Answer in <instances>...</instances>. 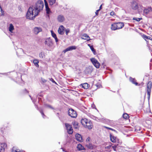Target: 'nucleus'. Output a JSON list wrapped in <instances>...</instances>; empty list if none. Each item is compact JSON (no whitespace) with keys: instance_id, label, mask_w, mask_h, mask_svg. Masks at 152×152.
<instances>
[{"instance_id":"nucleus-6","label":"nucleus","mask_w":152,"mask_h":152,"mask_svg":"<svg viewBox=\"0 0 152 152\" xmlns=\"http://www.w3.org/2000/svg\"><path fill=\"white\" fill-rule=\"evenodd\" d=\"M45 45H47L49 48L52 47L53 45L52 40L50 38L46 39L45 42Z\"/></svg>"},{"instance_id":"nucleus-23","label":"nucleus","mask_w":152,"mask_h":152,"mask_svg":"<svg viewBox=\"0 0 152 152\" xmlns=\"http://www.w3.org/2000/svg\"><path fill=\"white\" fill-rule=\"evenodd\" d=\"M81 38L83 39L87 40L90 39L89 37L86 34H83L81 37Z\"/></svg>"},{"instance_id":"nucleus-36","label":"nucleus","mask_w":152,"mask_h":152,"mask_svg":"<svg viewBox=\"0 0 152 152\" xmlns=\"http://www.w3.org/2000/svg\"><path fill=\"white\" fill-rule=\"evenodd\" d=\"M65 31H66V35H67L68 33L69 32L70 30L69 29H65Z\"/></svg>"},{"instance_id":"nucleus-39","label":"nucleus","mask_w":152,"mask_h":152,"mask_svg":"<svg viewBox=\"0 0 152 152\" xmlns=\"http://www.w3.org/2000/svg\"><path fill=\"white\" fill-rule=\"evenodd\" d=\"M40 112L41 113V114H42V115L43 118H44V116H45V115H44V113H43V111L42 110H40Z\"/></svg>"},{"instance_id":"nucleus-30","label":"nucleus","mask_w":152,"mask_h":152,"mask_svg":"<svg viewBox=\"0 0 152 152\" xmlns=\"http://www.w3.org/2000/svg\"><path fill=\"white\" fill-rule=\"evenodd\" d=\"M49 2L50 5H52L56 2V0H48Z\"/></svg>"},{"instance_id":"nucleus-18","label":"nucleus","mask_w":152,"mask_h":152,"mask_svg":"<svg viewBox=\"0 0 152 152\" xmlns=\"http://www.w3.org/2000/svg\"><path fill=\"white\" fill-rule=\"evenodd\" d=\"M45 3L47 13L49 14L51 12V11L48 7V3L47 1L45 2Z\"/></svg>"},{"instance_id":"nucleus-1","label":"nucleus","mask_w":152,"mask_h":152,"mask_svg":"<svg viewBox=\"0 0 152 152\" xmlns=\"http://www.w3.org/2000/svg\"><path fill=\"white\" fill-rule=\"evenodd\" d=\"M42 1L39 0L34 6L29 7L26 14V18L30 20L34 19L39 13L42 11L44 7Z\"/></svg>"},{"instance_id":"nucleus-9","label":"nucleus","mask_w":152,"mask_h":152,"mask_svg":"<svg viewBox=\"0 0 152 152\" xmlns=\"http://www.w3.org/2000/svg\"><path fill=\"white\" fill-rule=\"evenodd\" d=\"M65 28L62 25H61L58 28V33L61 35H63L64 34V31Z\"/></svg>"},{"instance_id":"nucleus-45","label":"nucleus","mask_w":152,"mask_h":152,"mask_svg":"<svg viewBox=\"0 0 152 152\" xmlns=\"http://www.w3.org/2000/svg\"><path fill=\"white\" fill-rule=\"evenodd\" d=\"M74 124H76V126L75 127V128H77V123H74V124H73V125H74Z\"/></svg>"},{"instance_id":"nucleus-13","label":"nucleus","mask_w":152,"mask_h":152,"mask_svg":"<svg viewBox=\"0 0 152 152\" xmlns=\"http://www.w3.org/2000/svg\"><path fill=\"white\" fill-rule=\"evenodd\" d=\"M143 12L145 14H147L152 12V8L151 7H148L144 9Z\"/></svg>"},{"instance_id":"nucleus-48","label":"nucleus","mask_w":152,"mask_h":152,"mask_svg":"<svg viewBox=\"0 0 152 152\" xmlns=\"http://www.w3.org/2000/svg\"><path fill=\"white\" fill-rule=\"evenodd\" d=\"M15 150H15L14 149V148H13L12 149V152H15Z\"/></svg>"},{"instance_id":"nucleus-25","label":"nucleus","mask_w":152,"mask_h":152,"mask_svg":"<svg viewBox=\"0 0 152 152\" xmlns=\"http://www.w3.org/2000/svg\"><path fill=\"white\" fill-rule=\"evenodd\" d=\"M45 54L44 52H42L39 54V56L41 58L43 59L45 58Z\"/></svg>"},{"instance_id":"nucleus-51","label":"nucleus","mask_w":152,"mask_h":152,"mask_svg":"<svg viewBox=\"0 0 152 152\" xmlns=\"http://www.w3.org/2000/svg\"><path fill=\"white\" fill-rule=\"evenodd\" d=\"M44 1L45 2L47 1L46 0H44Z\"/></svg>"},{"instance_id":"nucleus-33","label":"nucleus","mask_w":152,"mask_h":152,"mask_svg":"<svg viewBox=\"0 0 152 152\" xmlns=\"http://www.w3.org/2000/svg\"><path fill=\"white\" fill-rule=\"evenodd\" d=\"M123 118L126 119H127L129 118V117L128 114L127 113H124L123 115Z\"/></svg>"},{"instance_id":"nucleus-16","label":"nucleus","mask_w":152,"mask_h":152,"mask_svg":"<svg viewBox=\"0 0 152 152\" xmlns=\"http://www.w3.org/2000/svg\"><path fill=\"white\" fill-rule=\"evenodd\" d=\"M57 20L59 22H62L64 21L65 18L63 15H60L58 16Z\"/></svg>"},{"instance_id":"nucleus-26","label":"nucleus","mask_w":152,"mask_h":152,"mask_svg":"<svg viewBox=\"0 0 152 152\" xmlns=\"http://www.w3.org/2000/svg\"><path fill=\"white\" fill-rule=\"evenodd\" d=\"M14 26L12 24H10V26L9 27V30L10 32H12V31L14 30Z\"/></svg>"},{"instance_id":"nucleus-38","label":"nucleus","mask_w":152,"mask_h":152,"mask_svg":"<svg viewBox=\"0 0 152 152\" xmlns=\"http://www.w3.org/2000/svg\"><path fill=\"white\" fill-rule=\"evenodd\" d=\"M110 15H112V16L115 15V13L114 11H112L111 12H110Z\"/></svg>"},{"instance_id":"nucleus-43","label":"nucleus","mask_w":152,"mask_h":152,"mask_svg":"<svg viewBox=\"0 0 152 152\" xmlns=\"http://www.w3.org/2000/svg\"><path fill=\"white\" fill-rule=\"evenodd\" d=\"M41 80H42V81L43 83H45L46 82V80L42 78Z\"/></svg>"},{"instance_id":"nucleus-34","label":"nucleus","mask_w":152,"mask_h":152,"mask_svg":"<svg viewBox=\"0 0 152 152\" xmlns=\"http://www.w3.org/2000/svg\"><path fill=\"white\" fill-rule=\"evenodd\" d=\"M142 19V18H133V20H136L137 21H140V20Z\"/></svg>"},{"instance_id":"nucleus-44","label":"nucleus","mask_w":152,"mask_h":152,"mask_svg":"<svg viewBox=\"0 0 152 152\" xmlns=\"http://www.w3.org/2000/svg\"><path fill=\"white\" fill-rule=\"evenodd\" d=\"M89 140H90V138L89 137H88V138L87 139H86V141L87 142V143H89Z\"/></svg>"},{"instance_id":"nucleus-52","label":"nucleus","mask_w":152,"mask_h":152,"mask_svg":"<svg viewBox=\"0 0 152 152\" xmlns=\"http://www.w3.org/2000/svg\"><path fill=\"white\" fill-rule=\"evenodd\" d=\"M29 96L30 97V98H31V99H32V98H31V96Z\"/></svg>"},{"instance_id":"nucleus-31","label":"nucleus","mask_w":152,"mask_h":152,"mask_svg":"<svg viewBox=\"0 0 152 152\" xmlns=\"http://www.w3.org/2000/svg\"><path fill=\"white\" fill-rule=\"evenodd\" d=\"M143 38L145 39H149L151 40H152L151 38L149 36H147L145 35H143Z\"/></svg>"},{"instance_id":"nucleus-4","label":"nucleus","mask_w":152,"mask_h":152,"mask_svg":"<svg viewBox=\"0 0 152 152\" xmlns=\"http://www.w3.org/2000/svg\"><path fill=\"white\" fill-rule=\"evenodd\" d=\"M152 82L151 81H149L147 85V93L148 95V100L150 98V93L152 88Z\"/></svg>"},{"instance_id":"nucleus-40","label":"nucleus","mask_w":152,"mask_h":152,"mask_svg":"<svg viewBox=\"0 0 152 152\" xmlns=\"http://www.w3.org/2000/svg\"><path fill=\"white\" fill-rule=\"evenodd\" d=\"M111 145H109L107 146V147H105V148L109 149L110 148V147H111Z\"/></svg>"},{"instance_id":"nucleus-32","label":"nucleus","mask_w":152,"mask_h":152,"mask_svg":"<svg viewBox=\"0 0 152 152\" xmlns=\"http://www.w3.org/2000/svg\"><path fill=\"white\" fill-rule=\"evenodd\" d=\"M90 48L92 52H93V53L95 55L96 53V52L95 51V50L93 48V46H90Z\"/></svg>"},{"instance_id":"nucleus-12","label":"nucleus","mask_w":152,"mask_h":152,"mask_svg":"<svg viewBox=\"0 0 152 152\" xmlns=\"http://www.w3.org/2000/svg\"><path fill=\"white\" fill-rule=\"evenodd\" d=\"M6 146L7 145L5 143H0V152H4Z\"/></svg>"},{"instance_id":"nucleus-20","label":"nucleus","mask_w":152,"mask_h":152,"mask_svg":"<svg viewBox=\"0 0 152 152\" xmlns=\"http://www.w3.org/2000/svg\"><path fill=\"white\" fill-rule=\"evenodd\" d=\"M110 140L111 142H115L116 141V138L115 137L113 134H110Z\"/></svg>"},{"instance_id":"nucleus-22","label":"nucleus","mask_w":152,"mask_h":152,"mask_svg":"<svg viewBox=\"0 0 152 152\" xmlns=\"http://www.w3.org/2000/svg\"><path fill=\"white\" fill-rule=\"evenodd\" d=\"M51 32L52 36L54 38L55 41L56 42H57L58 41V40L56 37V34L53 32V31H51Z\"/></svg>"},{"instance_id":"nucleus-8","label":"nucleus","mask_w":152,"mask_h":152,"mask_svg":"<svg viewBox=\"0 0 152 152\" xmlns=\"http://www.w3.org/2000/svg\"><path fill=\"white\" fill-rule=\"evenodd\" d=\"M65 125L68 133L70 134H72L73 133V129L72 125L68 123H66Z\"/></svg>"},{"instance_id":"nucleus-27","label":"nucleus","mask_w":152,"mask_h":152,"mask_svg":"<svg viewBox=\"0 0 152 152\" xmlns=\"http://www.w3.org/2000/svg\"><path fill=\"white\" fill-rule=\"evenodd\" d=\"M39 62L38 60L37 59H35L33 61V63L34 64V65L37 67H38L39 66L38 65V63Z\"/></svg>"},{"instance_id":"nucleus-35","label":"nucleus","mask_w":152,"mask_h":152,"mask_svg":"<svg viewBox=\"0 0 152 152\" xmlns=\"http://www.w3.org/2000/svg\"><path fill=\"white\" fill-rule=\"evenodd\" d=\"M118 145V144L116 145H115L112 146V148H113V150L114 151H116V148L117 147V146Z\"/></svg>"},{"instance_id":"nucleus-7","label":"nucleus","mask_w":152,"mask_h":152,"mask_svg":"<svg viewBox=\"0 0 152 152\" xmlns=\"http://www.w3.org/2000/svg\"><path fill=\"white\" fill-rule=\"evenodd\" d=\"M90 60L92 63L96 68H99L100 64L96 59L94 58H91Z\"/></svg>"},{"instance_id":"nucleus-2","label":"nucleus","mask_w":152,"mask_h":152,"mask_svg":"<svg viewBox=\"0 0 152 152\" xmlns=\"http://www.w3.org/2000/svg\"><path fill=\"white\" fill-rule=\"evenodd\" d=\"M131 7L134 10H137L139 13L142 12V5H138L136 1H133L131 3Z\"/></svg>"},{"instance_id":"nucleus-28","label":"nucleus","mask_w":152,"mask_h":152,"mask_svg":"<svg viewBox=\"0 0 152 152\" xmlns=\"http://www.w3.org/2000/svg\"><path fill=\"white\" fill-rule=\"evenodd\" d=\"M77 148L79 150H81L84 149L83 146L80 144L78 145Z\"/></svg>"},{"instance_id":"nucleus-15","label":"nucleus","mask_w":152,"mask_h":152,"mask_svg":"<svg viewBox=\"0 0 152 152\" xmlns=\"http://www.w3.org/2000/svg\"><path fill=\"white\" fill-rule=\"evenodd\" d=\"M86 126L88 129H91L93 126L92 122L89 120H88V121L87 122L85 125V126Z\"/></svg>"},{"instance_id":"nucleus-53","label":"nucleus","mask_w":152,"mask_h":152,"mask_svg":"<svg viewBox=\"0 0 152 152\" xmlns=\"http://www.w3.org/2000/svg\"><path fill=\"white\" fill-rule=\"evenodd\" d=\"M63 151L65 152V151H65V150H64L63 149Z\"/></svg>"},{"instance_id":"nucleus-41","label":"nucleus","mask_w":152,"mask_h":152,"mask_svg":"<svg viewBox=\"0 0 152 152\" xmlns=\"http://www.w3.org/2000/svg\"><path fill=\"white\" fill-rule=\"evenodd\" d=\"M99 10H96V12H95V14L96 15H98V12L99 11Z\"/></svg>"},{"instance_id":"nucleus-11","label":"nucleus","mask_w":152,"mask_h":152,"mask_svg":"<svg viewBox=\"0 0 152 152\" xmlns=\"http://www.w3.org/2000/svg\"><path fill=\"white\" fill-rule=\"evenodd\" d=\"M76 48V47L75 46H70L63 51V52L65 53L66 52L71 51L73 50H75Z\"/></svg>"},{"instance_id":"nucleus-14","label":"nucleus","mask_w":152,"mask_h":152,"mask_svg":"<svg viewBox=\"0 0 152 152\" xmlns=\"http://www.w3.org/2000/svg\"><path fill=\"white\" fill-rule=\"evenodd\" d=\"M35 34H37L39 32L41 31L42 29L40 27H35L33 30Z\"/></svg>"},{"instance_id":"nucleus-5","label":"nucleus","mask_w":152,"mask_h":152,"mask_svg":"<svg viewBox=\"0 0 152 152\" xmlns=\"http://www.w3.org/2000/svg\"><path fill=\"white\" fill-rule=\"evenodd\" d=\"M68 114L71 117L75 118L77 115L76 112L72 109H69V110Z\"/></svg>"},{"instance_id":"nucleus-29","label":"nucleus","mask_w":152,"mask_h":152,"mask_svg":"<svg viewBox=\"0 0 152 152\" xmlns=\"http://www.w3.org/2000/svg\"><path fill=\"white\" fill-rule=\"evenodd\" d=\"M82 86V87L84 89H87L88 88V85L87 83L83 84Z\"/></svg>"},{"instance_id":"nucleus-46","label":"nucleus","mask_w":152,"mask_h":152,"mask_svg":"<svg viewBox=\"0 0 152 152\" xmlns=\"http://www.w3.org/2000/svg\"><path fill=\"white\" fill-rule=\"evenodd\" d=\"M50 80L53 82V83H56L55 82V81L53 80V79L52 78H51Z\"/></svg>"},{"instance_id":"nucleus-10","label":"nucleus","mask_w":152,"mask_h":152,"mask_svg":"<svg viewBox=\"0 0 152 152\" xmlns=\"http://www.w3.org/2000/svg\"><path fill=\"white\" fill-rule=\"evenodd\" d=\"M93 70V67L92 66H89L87 67L85 70V72L87 74L91 73Z\"/></svg>"},{"instance_id":"nucleus-50","label":"nucleus","mask_w":152,"mask_h":152,"mask_svg":"<svg viewBox=\"0 0 152 152\" xmlns=\"http://www.w3.org/2000/svg\"><path fill=\"white\" fill-rule=\"evenodd\" d=\"M23 151H19L18 152H22Z\"/></svg>"},{"instance_id":"nucleus-21","label":"nucleus","mask_w":152,"mask_h":152,"mask_svg":"<svg viewBox=\"0 0 152 152\" xmlns=\"http://www.w3.org/2000/svg\"><path fill=\"white\" fill-rule=\"evenodd\" d=\"M86 146L88 148L90 149H94L95 146L94 145H92L91 144H90L89 143H88L86 144Z\"/></svg>"},{"instance_id":"nucleus-17","label":"nucleus","mask_w":152,"mask_h":152,"mask_svg":"<svg viewBox=\"0 0 152 152\" xmlns=\"http://www.w3.org/2000/svg\"><path fill=\"white\" fill-rule=\"evenodd\" d=\"M75 137L76 139L80 142H82L83 140L81 135L77 134H76Z\"/></svg>"},{"instance_id":"nucleus-42","label":"nucleus","mask_w":152,"mask_h":152,"mask_svg":"<svg viewBox=\"0 0 152 152\" xmlns=\"http://www.w3.org/2000/svg\"><path fill=\"white\" fill-rule=\"evenodd\" d=\"M104 128L107 129H109L110 130H113L111 128H109V127H106V126H104Z\"/></svg>"},{"instance_id":"nucleus-3","label":"nucleus","mask_w":152,"mask_h":152,"mask_svg":"<svg viewBox=\"0 0 152 152\" xmlns=\"http://www.w3.org/2000/svg\"><path fill=\"white\" fill-rule=\"evenodd\" d=\"M124 26V23L122 22L114 23L111 25V29L113 30H115L122 28Z\"/></svg>"},{"instance_id":"nucleus-37","label":"nucleus","mask_w":152,"mask_h":152,"mask_svg":"<svg viewBox=\"0 0 152 152\" xmlns=\"http://www.w3.org/2000/svg\"><path fill=\"white\" fill-rule=\"evenodd\" d=\"M45 107H48L50 108L53 109V107L50 105L48 104H46L45 105Z\"/></svg>"},{"instance_id":"nucleus-49","label":"nucleus","mask_w":152,"mask_h":152,"mask_svg":"<svg viewBox=\"0 0 152 152\" xmlns=\"http://www.w3.org/2000/svg\"><path fill=\"white\" fill-rule=\"evenodd\" d=\"M18 150L17 149V150H15V152H18Z\"/></svg>"},{"instance_id":"nucleus-24","label":"nucleus","mask_w":152,"mask_h":152,"mask_svg":"<svg viewBox=\"0 0 152 152\" xmlns=\"http://www.w3.org/2000/svg\"><path fill=\"white\" fill-rule=\"evenodd\" d=\"M129 80L133 84H135L136 86L138 85V83L136 82V80L130 77L129 78Z\"/></svg>"},{"instance_id":"nucleus-19","label":"nucleus","mask_w":152,"mask_h":152,"mask_svg":"<svg viewBox=\"0 0 152 152\" xmlns=\"http://www.w3.org/2000/svg\"><path fill=\"white\" fill-rule=\"evenodd\" d=\"M88 120L86 118L82 119L80 121L81 123L84 126H85V125L86 124L88 121Z\"/></svg>"},{"instance_id":"nucleus-47","label":"nucleus","mask_w":152,"mask_h":152,"mask_svg":"<svg viewBox=\"0 0 152 152\" xmlns=\"http://www.w3.org/2000/svg\"><path fill=\"white\" fill-rule=\"evenodd\" d=\"M102 4L101 5H100V6L99 7V10H101V9H102Z\"/></svg>"}]
</instances>
